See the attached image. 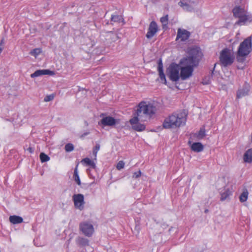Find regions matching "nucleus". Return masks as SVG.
<instances>
[{
    "instance_id": "5701e85b",
    "label": "nucleus",
    "mask_w": 252,
    "mask_h": 252,
    "mask_svg": "<svg viewBox=\"0 0 252 252\" xmlns=\"http://www.w3.org/2000/svg\"><path fill=\"white\" fill-rule=\"evenodd\" d=\"M248 194L247 189L244 190L239 197L240 201L241 202H245L248 199Z\"/></svg>"
},
{
    "instance_id": "ea45409f",
    "label": "nucleus",
    "mask_w": 252,
    "mask_h": 252,
    "mask_svg": "<svg viewBox=\"0 0 252 252\" xmlns=\"http://www.w3.org/2000/svg\"><path fill=\"white\" fill-rule=\"evenodd\" d=\"M85 125L88 126V123L86 121L85 122Z\"/></svg>"
},
{
    "instance_id": "79ce46f5",
    "label": "nucleus",
    "mask_w": 252,
    "mask_h": 252,
    "mask_svg": "<svg viewBox=\"0 0 252 252\" xmlns=\"http://www.w3.org/2000/svg\"><path fill=\"white\" fill-rule=\"evenodd\" d=\"M104 115V114H102L101 116H103Z\"/></svg>"
},
{
    "instance_id": "393cba45",
    "label": "nucleus",
    "mask_w": 252,
    "mask_h": 252,
    "mask_svg": "<svg viewBox=\"0 0 252 252\" xmlns=\"http://www.w3.org/2000/svg\"><path fill=\"white\" fill-rule=\"evenodd\" d=\"M73 178H74V181L77 183V184L78 185H81V181H80V178H79V175L78 174V171H77V165L75 167L74 171Z\"/></svg>"
},
{
    "instance_id": "412c9836",
    "label": "nucleus",
    "mask_w": 252,
    "mask_h": 252,
    "mask_svg": "<svg viewBox=\"0 0 252 252\" xmlns=\"http://www.w3.org/2000/svg\"><path fill=\"white\" fill-rule=\"evenodd\" d=\"M232 192L229 189H226L223 192L221 193L220 200L223 201L226 199L230 195Z\"/></svg>"
},
{
    "instance_id": "39448f33",
    "label": "nucleus",
    "mask_w": 252,
    "mask_h": 252,
    "mask_svg": "<svg viewBox=\"0 0 252 252\" xmlns=\"http://www.w3.org/2000/svg\"><path fill=\"white\" fill-rule=\"evenodd\" d=\"M252 37L250 36L242 42L238 48L236 59L238 62H243L252 50Z\"/></svg>"
},
{
    "instance_id": "c9c22d12",
    "label": "nucleus",
    "mask_w": 252,
    "mask_h": 252,
    "mask_svg": "<svg viewBox=\"0 0 252 252\" xmlns=\"http://www.w3.org/2000/svg\"><path fill=\"white\" fill-rule=\"evenodd\" d=\"M27 150L30 153H32L34 152V149L33 148L30 147L27 149Z\"/></svg>"
},
{
    "instance_id": "7c9ffc66",
    "label": "nucleus",
    "mask_w": 252,
    "mask_h": 252,
    "mask_svg": "<svg viewBox=\"0 0 252 252\" xmlns=\"http://www.w3.org/2000/svg\"><path fill=\"white\" fill-rule=\"evenodd\" d=\"M99 149H100V145L99 144H96L93 151V154L94 155L95 158L96 157L97 153L99 151Z\"/></svg>"
},
{
    "instance_id": "4c0bfd02",
    "label": "nucleus",
    "mask_w": 252,
    "mask_h": 252,
    "mask_svg": "<svg viewBox=\"0 0 252 252\" xmlns=\"http://www.w3.org/2000/svg\"><path fill=\"white\" fill-rule=\"evenodd\" d=\"M3 49V47L0 46V54L1 53Z\"/></svg>"
},
{
    "instance_id": "2f4dec72",
    "label": "nucleus",
    "mask_w": 252,
    "mask_h": 252,
    "mask_svg": "<svg viewBox=\"0 0 252 252\" xmlns=\"http://www.w3.org/2000/svg\"><path fill=\"white\" fill-rule=\"evenodd\" d=\"M54 97H55V95L54 94H51L50 95H46L44 98V101L45 102L50 101L54 99Z\"/></svg>"
},
{
    "instance_id": "c85d7f7f",
    "label": "nucleus",
    "mask_w": 252,
    "mask_h": 252,
    "mask_svg": "<svg viewBox=\"0 0 252 252\" xmlns=\"http://www.w3.org/2000/svg\"><path fill=\"white\" fill-rule=\"evenodd\" d=\"M168 15H166L165 16H163L160 18V21L161 23L162 24L163 28L165 26H167V25L168 24Z\"/></svg>"
},
{
    "instance_id": "2eb2a0df",
    "label": "nucleus",
    "mask_w": 252,
    "mask_h": 252,
    "mask_svg": "<svg viewBox=\"0 0 252 252\" xmlns=\"http://www.w3.org/2000/svg\"><path fill=\"white\" fill-rule=\"evenodd\" d=\"M54 74V71L48 69L37 70L33 73L31 75L32 78H35L43 75H53Z\"/></svg>"
},
{
    "instance_id": "a19ab883",
    "label": "nucleus",
    "mask_w": 252,
    "mask_h": 252,
    "mask_svg": "<svg viewBox=\"0 0 252 252\" xmlns=\"http://www.w3.org/2000/svg\"><path fill=\"white\" fill-rule=\"evenodd\" d=\"M191 142L190 141H189V144H190Z\"/></svg>"
},
{
    "instance_id": "bb28decb",
    "label": "nucleus",
    "mask_w": 252,
    "mask_h": 252,
    "mask_svg": "<svg viewBox=\"0 0 252 252\" xmlns=\"http://www.w3.org/2000/svg\"><path fill=\"white\" fill-rule=\"evenodd\" d=\"M205 136V130L204 128H201L198 131L197 138L198 139H202Z\"/></svg>"
},
{
    "instance_id": "9d476101",
    "label": "nucleus",
    "mask_w": 252,
    "mask_h": 252,
    "mask_svg": "<svg viewBox=\"0 0 252 252\" xmlns=\"http://www.w3.org/2000/svg\"><path fill=\"white\" fill-rule=\"evenodd\" d=\"M74 206L76 208L82 210L84 209L85 204L84 197L82 194H74L72 196Z\"/></svg>"
},
{
    "instance_id": "a211bd4d",
    "label": "nucleus",
    "mask_w": 252,
    "mask_h": 252,
    "mask_svg": "<svg viewBox=\"0 0 252 252\" xmlns=\"http://www.w3.org/2000/svg\"><path fill=\"white\" fill-rule=\"evenodd\" d=\"M76 242L80 247H85L89 245V241L86 238L78 237L76 240Z\"/></svg>"
},
{
    "instance_id": "f03ea898",
    "label": "nucleus",
    "mask_w": 252,
    "mask_h": 252,
    "mask_svg": "<svg viewBox=\"0 0 252 252\" xmlns=\"http://www.w3.org/2000/svg\"><path fill=\"white\" fill-rule=\"evenodd\" d=\"M156 108L151 104H147L145 102L142 101L138 105L137 109L134 113V117L129 120L132 128L135 131H141L145 129V126L139 123L140 120L143 121L142 117L144 116L151 117L155 114Z\"/></svg>"
},
{
    "instance_id": "72a5a7b5",
    "label": "nucleus",
    "mask_w": 252,
    "mask_h": 252,
    "mask_svg": "<svg viewBox=\"0 0 252 252\" xmlns=\"http://www.w3.org/2000/svg\"><path fill=\"white\" fill-rule=\"evenodd\" d=\"M141 172L140 170L138 172H134L133 173V178H137L141 176Z\"/></svg>"
},
{
    "instance_id": "20e7f679",
    "label": "nucleus",
    "mask_w": 252,
    "mask_h": 252,
    "mask_svg": "<svg viewBox=\"0 0 252 252\" xmlns=\"http://www.w3.org/2000/svg\"><path fill=\"white\" fill-rule=\"evenodd\" d=\"M232 13L233 16L238 19L235 24V25H244L247 22L252 21V15L241 6H235L232 9Z\"/></svg>"
},
{
    "instance_id": "c756f323",
    "label": "nucleus",
    "mask_w": 252,
    "mask_h": 252,
    "mask_svg": "<svg viewBox=\"0 0 252 252\" xmlns=\"http://www.w3.org/2000/svg\"><path fill=\"white\" fill-rule=\"evenodd\" d=\"M65 150L67 152H70L74 150V146L71 143H68L65 145Z\"/></svg>"
},
{
    "instance_id": "9b49d317",
    "label": "nucleus",
    "mask_w": 252,
    "mask_h": 252,
    "mask_svg": "<svg viewBox=\"0 0 252 252\" xmlns=\"http://www.w3.org/2000/svg\"><path fill=\"white\" fill-rule=\"evenodd\" d=\"M158 31L157 24L155 21H152L150 23L148 32L146 35L148 39L152 38Z\"/></svg>"
},
{
    "instance_id": "b1692460",
    "label": "nucleus",
    "mask_w": 252,
    "mask_h": 252,
    "mask_svg": "<svg viewBox=\"0 0 252 252\" xmlns=\"http://www.w3.org/2000/svg\"><path fill=\"white\" fill-rule=\"evenodd\" d=\"M111 20L113 22H118V23L123 22V20H124L122 16L118 15H112Z\"/></svg>"
},
{
    "instance_id": "aec40b11",
    "label": "nucleus",
    "mask_w": 252,
    "mask_h": 252,
    "mask_svg": "<svg viewBox=\"0 0 252 252\" xmlns=\"http://www.w3.org/2000/svg\"><path fill=\"white\" fill-rule=\"evenodd\" d=\"M82 162L85 163L87 165L90 166L93 169H95L96 167L95 163L88 158L83 159Z\"/></svg>"
},
{
    "instance_id": "4be33fe9",
    "label": "nucleus",
    "mask_w": 252,
    "mask_h": 252,
    "mask_svg": "<svg viewBox=\"0 0 252 252\" xmlns=\"http://www.w3.org/2000/svg\"><path fill=\"white\" fill-rule=\"evenodd\" d=\"M179 5L187 11H191L193 9V8L187 2H184L183 1H180L179 2Z\"/></svg>"
},
{
    "instance_id": "423d86ee",
    "label": "nucleus",
    "mask_w": 252,
    "mask_h": 252,
    "mask_svg": "<svg viewBox=\"0 0 252 252\" xmlns=\"http://www.w3.org/2000/svg\"><path fill=\"white\" fill-rule=\"evenodd\" d=\"M235 57L228 48L223 49L220 53V62L221 66L227 67L231 65L234 62Z\"/></svg>"
},
{
    "instance_id": "f257e3e1",
    "label": "nucleus",
    "mask_w": 252,
    "mask_h": 252,
    "mask_svg": "<svg viewBox=\"0 0 252 252\" xmlns=\"http://www.w3.org/2000/svg\"><path fill=\"white\" fill-rule=\"evenodd\" d=\"M188 55L182 58L179 62L180 77L185 80L191 77L194 67L198 65L203 56L200 49L197 47L190 48L188 51Z\"/></svg>"
},
{
    "instance_id": "f3484780",
    "label": "nucleus",
    "mask_w": 252,
    "mask_h": 252,
    "mask_svg": "<svg viewBox=\"0 0 252 252\" xmlns=\"http://www.w3.org/2000/svg\"><path fill=\"white\" fill-rule=\"evenodd\" d=\"M244 161L245 162L251 163L252 162V148L248 150L244 155Z\"/></svg>"
},
{
    "instance_id": "7ed1b4c3",
    "label": "nucleus",
    "mask_w": 252,
    "mask_h": 252,
    "mask_svg": "<svg viewBox=\"0 0 252 252\" xmlns=\"http://www.w3.org/2000/svg\"><path fill=\"white\" fill-rule=\"evenodd\" d=\"M186 115L183 113L173 114L164 120L163 127L165 128H175L185 125Z\"/></svg>"
},
{
    "instance_id": "6e6552de",
    "label": "nucleus",
    "mask_w": 252,
    "mask_h": 252,
    "mask_svg": "<svg viewBox=\"0 0 252 252\" xmlns=\"http://www.w3.org/2000/svg\"><path fill=\"white\" fill-rule=\"evenodd\" d=\"M120 123V119H116L111 116H106L103 117L100 122H98V124L99 126L102 125L103 126H112L116 124H119Z\"/></svg>"
},
{
    "instance_id": "473e14b6",
    "label": "nucleus",
    "mask_w": 252,
    "mask_h": 252,
    "mask_svg": "<svg viewBox=\"0 0 252 252\" xmlns=\"http://www.w3.org/2000/svg\"><path fill=\"white\" fill-rule=\"evenodd\" d=\"M124 166H125V162L121 160V161H120L118 164H117V168L118 170H121L122 169H123L124 167Z\"/></svg>"
},
{
    "instance_id": "58836bf2",
    "label": "nucleus",
    "mask_w": 252,
    "mask_h": 252,
    "mask_svg": "<svg viewBox=\"0 0 252 252\" xmlns=\"http://www.w3.org/2000/svg\"><path fill=\"white\" fill-rule=\"evenodd\" d=\"M208 211H209L208 209H205V211H204V212H205V213H208Z\"/></svg>"
},
{
    "instance_id": "6ab92c4d",
    "label": "nucleus",
    "mask_w": 252,
    "mask_h": 252,
    "mask_svg": "<svg viewBox=\"0 0 252 252\" xmlns=\"http://www.w3.org/2000/svg\"><path fill=\"white\" fill-rule=\"evenodd\" d=\"M9 221L13 224H18L22 222L23 219L21 217L14 215L10 216Z\"/></svg>"
},
{
    "instance_id": "1a4fd4ad",
    "label": "nucleus",
    "mask_w": 252,
    "mask_h": 252,
    "mask_svg": "<svg viewBox=\"0 0 252 252\" xmlns=\"http://www.w3.org/2000/svg\"><path fill=\"white\" fill-rule=\"evenodd\" d=\"M79 228L82 233L88 237L91 236L94 232L93 225L87 222L81 223L79 225Z\"/></svg>"
},
{
    "instance_id": "f704fd0d",
    "label": "nucleus",
    "mask_w": 252,
    "mask_h": 252,
    "mask_svg": "<svg viewBox=\"0 0 252 252\" xmlns=\"http://www.w3.org/2000/svg\"><path fill=\"white\" fill-rule=\"evenodd\" d=\"M90 133V132L89 131H87V132H84V133H83L82 134H81L80 136V137L81 138H84L86 136L88 135V134H89Z\"/></svg>"
},
{
    "instance_id": "0eeeda50",
    "label": "nucleus",
    "mask_w": 252,
    "mask_h": 252,
    "mask_svg": "<svg viewBox=\"0 0 252 252\" xmlns=\"http://www.w3.org/2000/svg\"><path fill=\"white\" fill-rule=\"evenodd\" d=\"M179 64L171 63L169 67L167 68L166 73L167 77L172 82H177L179 80L180 74H179Z\"/></svg>"
},
{
    "instance_id": "dca6fc26",
    "label": "nucleus",
    "mask_w": 252,
    "mask_h": 252,
    "mask_svg": "<svg viewBox=\"0 0 252 252\" xmlns=\"http://www.w3.org/2000/svg\"><path fill=\"white\" fill-rule=\"evenodd\" d=\"M191 149L194 152L199 153L203 150L204 146L200 142H194L191 145Z\"/></svg>"
},
{
    "instance_id": "cd10ccee",
    "label": "nucleus",
    "mask_w": 252,
    "mask_h": 252,
    "mask_svg": "<svg viewBox=\"0 0 252 252\" xmlns=\"http://www.w3.org/2000/svg\"><path fill=\"white\" fill-rule=\"evenodd\" d=\"M41 52V50L40 48H35L31 50L30 52V54L32 56L36 57Z\"/></svg>"
},
{
    "instance_id": "a878e982",
    "label": "nucleus",
    "mask_w": 252,
    "mask_h": 252,
    "mask_svg": "<svg viewBox=\"0 0 252 252\" xmlns=\"http://www.w3.org/2000/svg\"><path fill=\"white\" fill-rule=\"evenodd\" d=\"M41 162H45L50 160V157L44 153H41L39 156Z\"/></svg>"
},
{
    "instance_id": "ddd939ff",
    "label": "nucleus",
    "mask_w": 252,
    "mask_h": 252,
    "mask_svg": "<svg viewBox=\"0 0 252 252\" xmlns=\"http://www.w3.org/2000/svg\"><path fill=\"white\" fill-rule=\"evenodd\" d=\"M158 71L159 76L161 82L162 83L167 85V81L166 79L165 75L163 72V64L161 59H160L158 61Z\"/></svg>"
},
{
    "instance_id": "f8f14e48",
    "label": "nucleus",
    "mask_w": 252,
    "mask_h": 252,
    "mask_svg": "<svg viewBox=\"0 0 252 252\" xmlns=\"http://www.w3.org/2000/svg\"><path fill=\"white\" fill-rule=\"evenodd\" d=\"M190 35V32L185 29L179 28L178 29L176 40L181 39L182 41L187 40Z\"/></svg>"
},
{
    "instance_id": "4468645a",
    "label": "nucleus",
    "mask_w": 252,
    "mask_h": 252,
    "mask_svg": "<svg viewBox=\"0 0 252 252\" xmlns=\"http://www.w3.org/2000/svg\"><path fill=\"white\" fill-rule=\"evenodd\" d=\"M250 86L248 84H245L242 88L239 89L237 91L236 97L238 99L241 98L243 96L247 95L250 91Z\"/></svg>"
},
{
    "instance_id": "e433bc0d",
    "label": "nucleus",
    "mask_w": 252,
    "mask_h": 252,
    "mask_svg": "<svg viewBox=\"0 0 252 252\" xmlns=\"http://www.w3.org/2000/svg\"><path fill=\"white\" fill-rule=\"evenodd\" d=\"M4 38H2L0 41V46L1 47L4 44Z\"/></svg>"
}]
</instances>
